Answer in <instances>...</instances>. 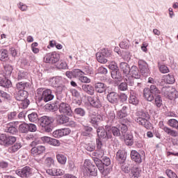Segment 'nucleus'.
Wrapping results in <instances>:
<instances>
[{"label":"nucleus","instance_id":"nucleus-1","mask_svg":"<svg viewBox=\"0 0 178 178\" xmlns=\"http://www.w3.org/2000/svg\"><path fill=\"white\" fill-rule=\"evenodd\" d=\"M83 173L84 176H97L98 170L95 165H92L91 161L85 160L83 163Z\"/></svg>","mask_w":178,"mask_h":178},{"label":"nucleus","instance_id":"nucleus-2","mask_svg":"<svg viewBox=\"0 0 178 178\" xmlns=\"http://www.w3.org/2000/svg\"><path fill=\"white\" fill-rule=\"evenodd\" d=\"M138 118L136 122L141 126H144L145 129H151V122H149V115L147 112L138 111L137 113Z\"/></svg>","mask_w":178,"mask_h":178},{"label":"nucleus","instance_id":"nucleus-3","mask_svg":"<svg viewBox=\"0 0 178 178\" xmlns=\"http://www.w3.org/2000/svg\"><path fill=\"white\" fill-rule=\"evenodd\" d=\"M37 94L40 97L42 101L44 102H48L54 99V95H52V90L49 89H46L44 90V88H40L37 90Z\"/></svg>","mask_w":178,"mask_h":178},{"label":"nucleus","instance_id":"nucleus-4","mask_svg":"<svg viewBox=\"0 0 178 178\" xmlns=\"http://www.w3.org/2000/svg\"><path fill=\"white\" fill-rule=\"evenodd\" d=\"M40 126L42 127L47 133H51L52 128L51 124H52V119L47 116H43L39 120Z\"/></svg>","mask_w":178,"mask_h":178},{"label":"nucleus","instance_id":"nucleus-5","mask_svg":"<svg viewBox=\"0 0 178 178\" xmlns=\"http://www.w3.org/2000/svg\"><path fill=\"white\" fill-rule=\"evenodd\" d=\"M97 133L99 138H112L111 126L106 125L105 129L102 127H100L97 129Z\"/></svg>","mask_w":178,"mask_h":178},{"label":"nucleus","instance_id":"nucleus-6","mask_svg":"<svg viewBox=\"0 0 178 178\" xmlns=\"http://www.w3.org/2000/svg\"><path fill=\"white\" fill-rule=\"evenodd\" d=\"M59 59H60V56L59 54L54 51L51 53H47L44 55L43 58V62L45 63H56L59 62Z\"/></svg>","mask_w":178,"mask_h":178},{"label":"nucleus","instance_id":"nucleus-7","mask_svg":"<svg viewBox=\"0 0 178 178\" xmlns=\"http://www.w3.org/2000/svg\"><path fill=\"white\" fill-rule=\"evenodd\" d=\"M56 119L58 124H65V126H71L72 127H74L76 125L74 121H70V118L64 115H57Z\"/></svg>","mask_w":178,"mask_h":178},{"label":"nucleus","instance_id":"nucleus-8","mask_svg":"<svg viewBox=\"0 0 178 178\" xmlns=\"http://www.w3.org/2000/svg\"><path fill=\"white\" fill-rule=\"evenodd\" d=\"M109 56H111V52L106 49H102L101 51L96 54V58L99 63H106L108 62L106 58H109Z\"/></svg>","mask_w":178,"mask_h":178},{"label":"nucleus","instance_id":"nucleus-9","mask_svg":"<svg viewBox=\"0 0 178 178\" xmlns=\"http://www.w3.org/2000/svg\"><path fill=\"white\" fill-rule=\"evenodd\" d=\"M162 92L165 97H168L169 99H175V98H178V92L176 89L172 87H163L162 88Z\"/></svg>","mask_w":178,"mask_h":178},{"label":"nucleus","instance_id":"nucleus-10","mask_svg":"<svg viewBox=\"0 0 178 178\" xmlns=\"http://www.w3.org/2000/svg\"><path fill=\"white\" fill-rule=\"evenodd\" d=\"M60 81H62V77L56 76L51 78L49 81V83L51 85L52 87L56 88L57 91L62 92V91H63V88H65V86L60 83Z\"/></svg>","mask_w":178,"mask_h":178},{"label":"nucleus","instance_id":"nucleus-11","mask_svg":"<svg viewBox=\"0 0 178 178\" xmlns=\"http://www.w3.org/2000/svg\"><path fill=\"white\" fill-rule=\"evenodd\" d=\"M95 161L97 168H98L99 172H101L104 176H108V175L112 172V168L108 167L105 168L104 163H102V161H98L97 159L95 160Z\"/></svg>","mask_w":178,"mask_h":178},{"label":"nucleus","instance_id":"nucleus-12","mask_svg":"<svg viewBox=\"0 0 178 178\" xmlns=\"http://www.w3.org/2000/svg\"><path fill=\"white\" fill-rule=\"evenodd\" d=\"M45 146L44 145H38L32 147L31 149V154L33 155V156H40V155H42L44 152L46 151Z\"/></svg>","mask_w":178,"mask_h":178},{"label":"nucleus","instance_id":"nucleus-13","mask_svg":"<svg viewBox=\"0 0 178 178\" xmlns=\"http://www.w3.org/2000/svg\"><path fill=\"white\" fill-rule=\"evenodd\" d=\"M159 126L160 129H161V130H163V131L166 133V134H168V136H171L172 137H177V131L165 126L163 124V122L161 121L159 124Z\"/></svg>","mask_w":178,"mask_h":178},{"label":"nucleus","instance_id":"nucleus-14","mask_svg":"<svg viewBox=\"0 0 178 178\" xmlns=\"http://www.w3.org/2000/svg\"><path fill=\"white\" fill-rule=\"evenodd\" d=\"M58 109L60 113H63L67 116L72 115V108H70V106L66 103L60 104Z\"/></svg>","mask_w":178,"mask_h":178},{"label":"nucleus","instance_id":"nucleus-15","mask_svg":"<svg viewBox=\"0 0 178 178\" xmlns=\"http://www.w3.org/2000/svg\"><path fill=\"white\" fill-rule=\"evenodd\" d=\"M125 80L127 86H129L131 90H136V88L140 86V83H138L134 78H133V76H130V75L125 76Z\"/></svg>","mask_w":178,"mask_h":178},{"label":"nucleus","instance_id":"nucleus-16","mask_svg":"<svg viewBox=\"0 0 178 178\" xmlns=\"http://www.w3.org/2000/svg\"><path fill=\"white\" fill-rule=\"evenodd\" d=\"M69 134H70V130L69 128L58 129L53 132V136L56 138H59L60 137H63L64 136H69Z\"/></svg>","mask_w":178,"mask_h":178},{"label":"nucleus","instance_id":"nucleus-17","mask_svg":"<svg viewBox=\"0 0 178 178\" xmlns=\"http://www.w3.org/2000/svg\"><path fill=\"white\" fill-rule=\"evenodd\" d=\"M16 174L20 177H29L31 175V168L30 167H24L21 170H16Z\"/></svg>","mask_w":178,"mask_h":178},{"label":"nucleus","instance_id":"nucleus-18","mask_svg":"<svg viewBox=\"0 0 178 178\" xmlns=\"http://www.w3.org/2000/svg\"><path fill=\"white\" fill-rule=\"evenodd\" d=\"M120 70L122 72L123 76L124 77H127V76H130V65L127 64L126 62H122L119 65Z\"/></svg>","mask_w":178,"mask_h":178},{"label":"nucleus","instance_id":"nucleus-19","mask_svg":"<svg viewBox=\"0 0 178 178\" xmlns=\"http://www.w3.org/2000/svg\"><path fill=\"white\" fill-rule=\"evenodd\" d=\"M119 129H121V134L124 136V140H133V136L130 134H126L127 133V126L124 124H121L118 126Z\"/></svg>","mask_w":178,"mask_h":178},{"label":"nucleus","instance_id":"nucleus-20","mask_svg":"<svg viewBox=\"0 0 178 178\" xmlns=\"http://www.w3.org/2000/svg\"><path fill=\"white\" fill-rule=\"evenodd\" d=\"M119 98V95L116 92H111L107 95V100L111 104H118Z\"/></svg>","mask_w":178,"mask_h":178},{"label":"nucleus","instance_id":"nucleus-21","mask_svg":"<svg viewBox=\"0 0 178 178\" xmlns=\"http://www.w3.org/2000/svg\"><path fill=\"white\" fill-rule=\"evenodd\" d=\"M138 63L140 72L143 73V74H145V73H148V72H149V68H148V64L147 62L143 60H139Z\"/></svg>","mask_w":178,"mask_h":178},{"label":"nucleus","instance_id":"nucleus-22","mask_svg":"<svg viewBox=\"0 0 178 178\" xmlns=\"http://www.w3.org/2000/svg\"><path fill=\"white\" fill-rule=\"evenodd\" d=\"M105 154V151L104 150V149H97V150H96L95 152H94L92 155L93 156V161L95 163V161H101L99 159H101V158H102L104 156Z\"/></svg>","mask_w":178,"mask_h":178},{"label":"nucleus","instance_id":"nucleus-23","mask_svg":"<svg viewBox=\"0 0 178 178\" xmlns=\"http://www.w3.org/2000/svg\"><path fill=\"white\" fill-rule=\"evenodd\" d=\"M27 91L26 90H19L17 94L15 95V98L17 101H21L23 102L27 99Z\"/></svg>","mask_w":178,"mask_h":178},{"label":"nucleus","instance_id":"nucleus-24","mask_svg":"<svg viewBox=\"0 0 178 178\" xmlns=\"http://www.w3.org/2000/svg\"><path fill=\"white\" fill-rule=\"evenodd\" d=\"M88 101L90 102V105L92 106H94V108H100L101 106V101H99V97H88Z\"/></svg>","mask_w":178,"mask_h":178},{"label":"nucleus","instance_id":"nucleus-25","mask_svg":"<svg viewBox=\"0 0 178 178\" xmlns=\"http://www.w3.org/2000/svg\"><path fill=\"white\" fill-rule=\"evenodd\" d=\"M129 76L133 79H140L141 75L140 74V70L136 66H132L129 70Z\"/></svg>","mask_w":178,"mask_h":178},{"label":"nucleus","instance_id":"nucleus-26","mask_svg":"<svg viewBox=\"0 0 178 178\" xmlns=\"http://www.w3.org/2000/svg\"><path fill=\"white\" fill-rule=\"evenodd\" d=\"M131 158L132 161H134L136 163H141V162H143L141 155L140 154V153H138V152L136 150H132L131 152Z\"/></svg>","mask_w":178,"mask_h":178},{"label":"nucleus","instance_id":"nucleus-27","mask_svg":"<svg viewBox=\"0 0 178 178\" xmlns=\"http://www.w3.org/2000/svg\"><path fill=\"white\" fill-rule=\"evenodd\" d=\"M117 159L121 163H124L126 161V158H127V153L124 150H119L117 152Z\"/></svg>","mask_w":178,"mask_h":178},{"label":"nucleus","instance_id":"nucleus-28","mask_svg":"<svg viewBox=\"0 0 178 178\" xmlns=\"http://www.w3.org/2000/svg\"><path fill=\"white\" fill-rule=\"evenodd\" d=\"M104 118L102 115L99 114H91L90 115V123L92 124H97L98 122H101V120H103Z\"/></svg>","mask_w":178,"mask_h":178},{"label":"nucleus","instance_id":"nucleus-29","mask_svg":"<svg viewBox=\"0 0 178 178\" xmlns=\"http://www.w3.org/2000/svg\"><path fill=\"white\" fill-rule=\"evenodd\" d=\"M143 92L144 97L147 101H149V102L154 101V95H152V92H151L149 88H145Z\"/></svg>","mask_w":178,"mask_h":178},{"label":"nucleus","instance_id":"nucleus-30","mask_svg":"<svg viewBox=\"0 0 178 178\" xmlns=\"http://www.w3.org/2000/svg\"><path fill=\"white\" fill-rule=\"evenodd\" d=\"M17 90L18 91H24L30 88V83L27 82H19L16 85Z\"/></svg>","mask_w":178,"mask_h":178},{"label":"nucleus","instance_id":"nucleus-31","mask_svg":"<svg viewBox=\"0 0 178 178\" xmlns=\"http://www.w3.org/2000/svg\"><path fill=\"white\" fill-rule=\"evenodd\" d=\"M8 133H10L11 134H16L17 133V129L16 128V124L13 122H10L7 124V129Z\"/></svg>","mask_w":178,"mask_h":178},{"label":"nucleus","instance_id":"nucleus-32","mask_svg":"<svg viewBox=\"0 0 178 178\" xmlns=\"http://www.w3.org/2000/svg\"><path fill=\"white\" fill-rule=\"evenodd\" d=\"M82 90L87 92V94H89V95H94V87L91 85H83Z\"/></svg>","mask_w":178,"mask_h":178},{"label":"nucleus","instance_id":"nucleus-33","mask_svg":"<svg viewBox=\"0 0 178 178\" xmlns=\"http://www.w3.org/2000/svg\"><path fill=\"white\" fill-rule=\"evenodd\" d=\"M111 77L114 80H118V81H120L122 80V73L119 70H113L111 72Z\"/></svg>","mask_w":178,"mask_h":178},{"label":"nucleus","instance_id":"nucleus-34","mask_svg":"<svg viewBox=\"0 0 178 178\" xmlns=\"http://www.w3.org/2000/svg\"><path fill=\"white\" fill-rule=\"evenodd\" d=\"M126 116H127V107L123 106L122 108L118 112L117 118L123 119V118H126Z\"/></svg>","mask_w":178,"mask_h":178},{"label":"nucleus","instance_id":"nucleus-35","mask_svg":"<svg viewBox=\"0 0 178 178\" xmlns=\"http://www.w3.org/2000/svg\"><path fill=\"white\" fill-rule=\"evenodd\" d=\"M95 88L96 91H97L99 93L104 92V91L106 90L105 84H104L103 83H97L95 85Z\"/></svg>","mask_w":178,"mask_h":178},{"label":"nucleus","instance_id":"nucleus-36","mask_svg":"<svg viewBox=\"0 0 178 178\" xmlns=\"http://www.w3.org/2000/svg\"><path fill=\"white\" fill-rule=\"evenodd\" d=\"M56 159L58 163H60V165H65L67 161V159L65 156V155L59 153L56 154Z\"/></svg>","mask_w":178,"mask_h":178},{"label":"nucleus","instance_id":"nucleus-37","mask_svg":"<svg viewBox=\"0 0 178 178\" xmlns=\"http://www.w3.org/2000/svg\"><path fill=\"white\" fill-rule=\"evenodd\" d=\"M19 148H22V143H16L15 145L8 148V152H17V151H19Z\"/></svg>","mask_w":178,"mask_h":178},{"label":"nucleus","instance_id":"nucleus-38","mask_svg":"<svg viewBox=\"0 0 178 178\" xmlns=\"http://www.w3.org/2000/svg\"><path fill=\"white\" fill-rule=\"evenodd\" d=\"M129 101V104H132V105H138V102H140L138 97L135 94L130 95Z\"/></svg>","mask_w":178,"mask_h":178},{"label":"nucleus","instance_id":"nucleus-39","mask_svg":"<svg viewBox=\"0 0 178 178\" xmlns=\"http://www.w3.org/2000/svg\"><path fill=\"white\" fill-rule=\"evenodd\" d=\"M12 72H13V67H12V65H6L4 66V74H6L7 77H10Z\"/></svg>","mask_w":178,"mask_h":178},{"label":"nucleus","instance_id":"nucleus-40","mask_svg":"<svg viewBox=\"0 0 178 178\" xmlns=\"http://www.w3.org/2000/svg\"><path fill=\"white\" fill-rule=\"evenodd\" d=\"M120 131H122V129H119V128L116 127H111L110 132L113 133V135L115 137H120V136L122 135V133Z\"/></svg>","mask_w":178,"mask_h":178},{"label":"nucleus","instance_id":"nucleus-41","mask_svg":"<svg viewBox=\"0 0 178 178\" xmlns=\"http://www.w3.org/2000/svg\"><path fill=\"white\" fill-rule=\"evenodd\" d=\"M168 124L173 129L178 130V121L175 119H170L168 121Z\"/></svg>","mask_w":178,"mask_h":178},{"label":"nucleus","instance_id":"nucleus-42","mask_svg":"<svg viewBox=\"0 0 178 178\" xmlns=\"http://www.w3.org/2000/svg\"><path fill=\"white\" fill-rule=\"evenodd\" d=\"M72 71H73L74 77L75 79H79V80L80 77H81L82 76H84V72H83V71H81V70L76 69Z\"/></svg>","mask_w":178,"mask_h":178},{"label":"nucleus","instance_id":"nucleus-43","mask_svg":"<svg viewBox=\"0 0 178 178\" xmlns=\"http://www.w3.org/2000/svg\"><path fill=\"white\" fill-rule=\"evenodd\" d=\"M19 130L21 133H28L29 132V124L22 123L19 127Z\"/></svg>","mask_w":178,"mask_h":178},{"label":"nucleus","instance_id":"nucleus-44","mask_svg":"<svg viewBox=\"0 0 178 178\" xmlns=\"http://www.w3.org/2000/svg\"><path fill=\"white\" fill-rule=\"evenodd\" d=\"M0 145L8 146V136L1 134L0 136Z\"/></svg>","mask_w":178,"mask_h":178},{"label":"nucleus","instance_id":"nucleus-45","mask_svg":"<svg viewBox=\"0 0 178 178\" xmlns=\"http://www.w3.org/2000/svg\"><path fill=\"white\" fill-rule=\"evenodd\" d=\"M164 79L168 84H173L175 83V76L173 75L168 74L164 76Z\"/></svg>","mask_w":178,"mask_h":178},{"label":"nucleus","instance_id":"nucleus-46","mask_svg":"<svg viewBox=\"0 0 178 178\" xmlns=\"http://www.w3.org/2000/svg\"><path fill=\"white\" fill-rule=\"evenodd\" d=\"M28 118L32 122H37V120H38V114H37V113H32L28 115Z\"/></svg>","mask_w":178,"mask_h":178},{"label":"nucleus","instance_id":"nucleus-47","mask_svg":"<svg viewBox=\"0 0 178 178\" xmlns=\"http://www.w3.org/2000/svg\"><path fill=\"white\" fill-rule=\"evenodd\" d=\"M55 163V160L52 159V157H47L44 160V164L48 166V168H51L52 165H54Z\"/></svg>","mask_w":178,"mask_h":178},{"label":"nucleus","instance_id":"nucleus-48","mask_svg":"<svg viewBox=\"0 0 178 178\" xmlns=\"http://www.w3.org/2000/svg\"><path fill=\"white\" fill-rule=\"evenodd\" d=\"M86 149L90 152H92L95 149V143L90 142L88 144H86L85 146Z\"/></svg>","mask_w":178,"mask_h":178},{"label":"nucleus","instance_id":"nucleus-49","mask_svg":"<svg viewBox=\"0 0 178 178\" xmlns=\"http://www.w3.org/2000/svg\"><path fill=\"white\" fill-rule=\"evenodd\" d=\"M131 178H138L140 177V171L138 169L135 168L132 170L131 175H130Z\"/></svg>","mask_w":178,"mask_h":178},{"label":"nucleus","instance_id":"nucleus-50","mask_svg":"<svg viewBox=\"0 0 178 178\" xmlns=\"http://www.w3.org/2000/svg\"><path fill=\"white\" fill-rule=\"evenodd\" d=\"M154 102L157 108H161V106H162V97H161L160 95L156 96Z\"/></svg>","mask_w":178,"mask_h":178},{"label":"nucleus","instance_id":"nucleus-51","mask_svg":"<svg viewBox=\"0 0 178 178\" xmlns=\"http://www.w3.org/2000/svg\"><path fill=\"white\" fill-rule=\"evenodd\" d=\"M165 173L169 178H178L177 175H176L172 170H166Z\"/></svg>","mask_w":178,"mask_h":178},{"label":"nucleus","instance_id":"nucleus-52","mask_svg":"<svg viewBox=\"0 0 178 178\" xmlns=\"http://www.w3.org/2000/svg\"><path fill=\"white\" fill-rule=\"evenodd\" d=\"M74 112L75 115H78L79 116H84L86 115V111L81 108H75Z\"/></svg>","mask_w":178,"mask_h":178},{"label":"nucleus","instance_id":"nucleus-53","mask_svg":"<svg viewBox=\"0 0 178 178\" xmlns=\"http://www.w3.org/2000/svg\"><path fill=\"white\" fill-rule=\"evenodd\" d=\"M92 131V128L90 127H84L82 131V136H88Z\"/></svg>","mask_w":178,"mask_h":178},{"label":"nucleus","instance_id":"nucleus-54","mask_svg":"<svg viewBox=\"0 0 178 178\" xmlns=\"http://www.w3.org/2000/svg\"><path fill=\"white\" fill-rule=\"evenodd\" d=\"M121 169L124 173H130V165L127 163H124L121 166Z\"/></svg>","mask_w":178,"mask_h":178},{"label":"nucleus","instance_id":"nucleus-55","mask_svg":"<svg viewBox=\"0 0 178 178\" xmlns=\"http://www.w3.org/2000/svg\"><path fill=\"white\" fill-rule=\"evenodd\" d=\"M17 6L19 9L22 10V12H26L29 9V7L27 6V5L22 2L19 3Z\"/></svg>","mask_w":178,"mask_h":178},{"label":"nucleus","instance_id":"nucleus-56","mask_svg":"<svg viewBox=\"0 0 178 178\" xmlns=\"http://www.w3.org/2000/svg\"><path fill=\"white\" fill-rule=\"evenodd\" d=\"M108 69H110L111 70H112V72H113V70H118V64H117L115 61H112V62L108 65Z\"/></svg>","mask_w":178,"mask_h":178},{"label":"nucleus","instance_id":"nucleus-57","mask_svg":"<svg viewBox=\"0 0 178 178\" xmlns=\"http://www.w3.org/2000/svg\"><path fill=\"white\" fill-rule=\"evenodd\" d=\"M16 143V137L15 136H8L7 138V145H10Z\"/></svg>","mask_w":178,"mask_h":178},{"label":"nucleus","instance_id":"nucleus-58","mask_svg":"<svg viewBox=\"0 0 178 178\" xmlns=\"http://www.w3.org/2000/svg\"><path fill=\"white\" fill-rule=\"evenodd\" d=\"M118 90L120 91H126L127 90V82H122L118 86Z\"/></svg>","mask_w":178,"mask_h":178},{"label":"nucleus","instance_id":"nucleus-59","mask_svg":"<svg viewBox=\"0 0 178 178\" xmlns=\"http://www.w3.org/2000/svg\"><path fill=\"white\" fill-rule=\"evenodd\" d=\"M79 81L81 83H91V79H90L87 76H84V75H82L80 78H79Z\"/></svg>","mask_w":178,"mask_h":178},{"label":"nucleus","instance_id":"nucleus-60","mask_svg":"<svg viewBox=\"0 0 178 178\" xmlns=\"http://www.w3.org/2000/svg\"><path fill=\"white\" fill-rule=\"evenodd\" d=\"M50 145H54V147H59V145H60V142L58 140L51 138L50 140Z\"/></svg>","mask_w":178,"mask_h":178},{"label":"nucleus","instance_id":"nucleus-61","mask_svg":"<svg viewBox=\"0 0 178 178\" xmlns=\"http://www.w3.org/2000/svg\"><path fill=\"white\" fill-rule=\"evenodd\" d=\"M120 48H122V49H129L130 47V43L129 42H122L120 44Z\"/></svg>","mask_w":178,"mask_h":178},{"label":"nucleus","instance_id":"nucleus-62","mask_svg":"<svg viewBox=\"0 0 178 178\" xmlns=\"http://www.w3.org/2000/svg\"><path fill=\"white\" fill-rule=\"evenodd\" d=\"M6 58H8V50L4 49L1 51V53L0 54V59L1 60H5V59H6Z\"/></svg>","mask_w":178,"mask_h":178},{"label":"nucleus","instance_id":"nucleus-63","mask_svg":"<svg viewBox=\"0 0 178 178\" xmlns=\"http://www.w3.org/2000/svg\"><path fill=\"white\" fill-rule=\"evenodd\" d=\"M28 131L34 132L37 131V126L34 124H28Z\"/></svg>","mask_w":178,"mask_h":178},{"label":"nucleus","instance_id":"nucleus-64","mask_svg":"<svg viewBox=\"0 0 178 178\" xmlns=\"http://www.w3.org/2000/svg\"><path fill=\"white\" fill-rule=\"evenodd\" d=\"M103 166L104 165H105V166H109V165H111V159H109L108 157L104 156L103 158Z\"/></svg>","mask_w":178,"mask_h":178}]
</instances>
